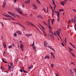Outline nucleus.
<instances>
[{
	"label": "nucleus",
	"mask_w": 76,
	"mask_h": 76,
	"mask_svg": "<svg viewBox=\"0 0 76 76\" xmlns=\"http://www.w3.org/2000/svg\"><path fill=\"white\" fill-rule=\"evenodd\" d=\"M18 12V13H20V14L21 15H22V12H21L20 11H19Z\"/></svg>",
	"instance_id": "48"
},
{
	"label": "nucleus",
	"mask_w": 76,
	"mask_h": 76,
	"mask_svg": "<svg viewBox=\"0 0 76 76\" xmlns=\"http://www.w3.org/2000/svg\"><path fill=\"white\" fill-rule=\"evenodd\" d=\"M2 15H3V16H6V17H8V16H9V15H6L4 14H2Z\"/></svg>",
	"instance_id": "36"
},
{
	"label": "nucleus",
	"mask_w": 76,
	"mask_h": 76,
	"mask_svg": "<svg viewBox=\"0 0 76 76\" xmlns=\"http://www.w3.org/2000/svg\"><path fill=\"white\" fill-rule=\"evenodd\" d=\"M52 1L53 3V4H55V2H54V0H52Z\"/></svg>",
	"instance_id": "45"
},
{
	"label": "nucleus",
	"mask_w": 76,
	"mask_h": 76,
	"mask_svg": "<svg viewBox=\"0 0 76 76\" xmlns=\"http://www.w3.org/2000/svg\"><path fill=\"white\" fill-rule=\"evenodd\" d=\"M43 23H44V24H45V25H47V23H45V22L43 21Z\"/></svg>",
	"instance_id": "50"
},
{
	"label": "nucleus",
	"mask_w": 76,
	"mask_h": 76,
	"mask_svg": "<svg viewBox=\"0 0 76 76\" xmlns=\"http://www.w3.org/2000/svg\"><path fill=\"white\" fill-rule=\"evenodd\" d=\"M37 18H41V19H43V18H42V16H41V15H38L37 16Z\"/></svg>",
	"instance_id": "17"
},
{
	"label": "nucleus",
	"mask_w": 76,
	"mask_h": 76,
	"mask_svg": "<svg viewBox=\"0 0 76 76\" xmlns=\"http://www.w3.org/2000/svg\"><path fill=\"white\" fill-rule=\"evenodd\" d=\"M51 67L53 68V66H54V64H51Z\"/></svg>",
	"instance_id": "43"
},
{
	"label": "nucleus",
	"mask_w": 76,
	"mask_h": 76,
	"mask_svg": "<svg viewBox=\"0 0 76 76\" xmlns=\"http://www.w3.org/2000/svg\"><path fill=\"white\" fill-rule=\"evenodd\" d=\"M32 6L34 8V9H35V10H37V6L35 4H32Z\"/></svg>",
	"instance_id": "9"
},
{
	"label": "nucleus",
	"mask_w": 76,
	"mask_h": 76,
	"mask_svg": "<svg viewBox=\"0 0 76 76\" xmlns=\"http://www.w3.org/2000/svg\"><path fill=\"white\" fill-rule=\"evenodd\" d=\"M16 24H18V25H20V26H22L23 28H25V27L23 26L21 24L18 23H17Z\"/></svg>",
	"instance_id": "18"
},
{
	"label": "nucleus",
	"mask_w": 76,
	"mask_h": 76,
	"mask_svg": "<svg viewBox=\"0 0 76 76\" xmlns=\"http://www.w3.org/2000/svg\"><path fill=\"white\" fill-rule=\"evenodd\" d=\"M47 13H48V7L47 8Z\"/></svg>",
	"instance_id": "51"
},
{
	"label": "nucleus",
	"mask_w": 76,
	"mask_h": 76,
	"mask_svg": "<svg viewBox=\"0 0 76 76\" xmlns=\"http://www.w3.org/2000/svg\"><path fill=\"white\" fill-rule=\"evenodd\" d=\"M26 23H28V25H29V24H31V26H33L34 27V25L32 24V23H30V22L28 21H27L26 22Z\"/></svg>",
	"instance_id": "5"
},
{
	"label": "nucleus",
	"mask_w": 76,
	"mask_h": 76,
	"mask_svg": "<svg viewBox=\"0 0 76 76\" xmlns=\"http://www.w3.org/2000/svg\"><path fill=\"white\" fill-rule=\"evenodd\" d=\"M47 56V58H48V59H50V56Z\"/></svg>",
	"instance_id": "55"
},
{
	"label": "nucleus",
	"mask_w": 76,
	"mask_h": 76,
	"mask_svg": "<svg viewBox=\"0 0 76 76\" xmlns=\"http://www.w3.org/2000/svg\"><path fill=\"white\" fill-rule=\"evenodd\" d=\"M75 23V25L74 26L75 27V28H76V22H74Z\"/></svg>",
	"instance_id": "59"
},
{
	"label": "nucleus",
	"mask_w": 76,
	"mask_h": 76,
	"mask_svg": "<svg viewBox=\"0 0 76 76\" xmlns=\"http://www.w3.org/2000/svg\"><path fill=\"white\" fill-rule=\"evenodd\" d=\"M55 13L57 14V22H58L60 20V12L58 11H55Z\"/></svg>",
	"instance_id": "2"
},
{
	"label": "nucleus",
	"mask_w": 76,
	"mask_h": 76,
	"mask_svg": "<svg viewBox=\"0 0 76 76\" xmlns=\"http://www.w3.org/2000/svg\"><path fill=\"white\" fill-rule=\"evenodd\" d=\"M12 47V45H10V46H9L8 47L9 48H11Z\"/></svg>",
	"instance_id": "41"
},
{
	"label": "nucleus",
	"mask_w": 76,
	"mask_h": 76,
	"mask_svg": "<svg viewBox=\"0 0 76 76\" xmlns=\"http://www.w3.org/2000/svg\"><path fill=\"white\" fill-rule=\"evenodd\" d=\"M11 69V67L10 66V65H8V69L9 70H10V69Z\"/></svg>",
	"instance_id": "39"
},
{
	"label": "nucleus",
	"mask_w": 76,
	"mask_h": 76,
	"mask_svg": "<svg viewBox=\"0 0 76 76\" xmlns=\"http://www.w3.org/2000/svg\"><path fill=\"white\" fill-rule=\"evenodd\" d=\"M3 45H4V48H6V43H5V42H3Z\"/></svg>",
	"instance_id": "19"
},
{
	"label": "nucleus",
	"mask_w": 76,
	"mask_h": 76,
	"mask_svg": "<svg viewBox=\"0 0 76 76\" xmlns=\"http://www.w3.org/2000/svg\"><path fill=\"white\" fill-rule=\"evenodd\" d=\"M61 44L62 46H63V47H64V44H63V43H61Z\"/></svg>",
	"instance_id": "61"
},
{
	"label": "nucleus",
	"mask_w": 76,
	"mask_h": 76,
	"mask_svg": "<svg viewBox=\"0 0 76 76\" xmlns=\"http://www.w3.org/2000/svg\"><path fill=\"white\" fill-rule=\"evenodd\" d=\"M54 5V8H56V4H55Z\"/></svg>",
	"instance_id": "62"
},
{
	"label": "nucleus",
	"mask_w": 76,
	"mask_h": 76,
	"mask_svg": "<svg viewBox=\"0 0 76 76\" xmlns=\"http://www.w3.org/2000/svg\"><path fill=\"white\" fill-rule=\"evenodd\" d=\"M44 46L45 47H47V42L46 41H45L44 42Z\"/></svg>",
	"instance_id": "12"
},
{
	"label": "nucleus",
	"mask_w": 76,
	"mask_h": 76,
	"mask_svg": "<svg viewBox=\"0 0 76 76\" xmlns=\"http://www.w3.org/2000/svg\"><path fill=\"white\" fill-rule=\"evenodd\" d=\"M67 0H65L64 1V4H66V2H67Z\"/></svg>",
	"instance_id": "40"
},
{
	"label": "nucleus",
	"mask_w": 76,
	"mask_h": 76,
	"mask_svg": "<svg viewBox=\"0 0 76 76\" xmlns=\"http://www.w3.org/2000/svg\"><path fill=\"white\" fill-rule=\"evenodd\" d=\"M43 11H45V10H46V8H43Z\"/></svg>",
	"instance_id": "47"
},
{
	"label": "nucleus",
	"mask_w": 76,
	"mask_h": 76,
	"mask_svg": "<svg viewBox=\"0 0 76 76\" xmlns=\"http://www.w3.org/2000/svg\"><path fill=\"white\" fill-rule=\"evenodd\" d=\"M55 19H53L51 21V23H52V25H53V22H54V21Z\"/></svg>",
	"instance_id": "28"
},
{
	"label": "nucleus",
	"mask_w": 76,
	"mask_h": 76,
	"mask_svg": "<svg viewBox=\"0 0 76 76\" xmlns=\"http://www.w3.org/2000/svg\"><path fill=\"white\" fill-rule=\"evenodd\" d=\"M63 11H64V10H63V9H60L59 10V12H63Z\"/></svg>",
	"instance_id": "30"
},
{
	"label": "nucleus",
	"mask_w": 76,
	"mask_h": 76,
	"mask_svg": "<svg viewBox=\"0 0 76 76\" xmlns=\"http://www.w3.org/2000/svg\"><path fill=\"white\" fill-rule=\"evenodd\" d=\"M14 36L15 37H17V34L16 33H15L14 34Z\"/></svg>",
	"instance_id": "33"
},
{
	"label": "nucleus",
	"mask_w": 76,
	"mask_h": 76,
	"mask_svg": "<svg viewBox=\"0 0 76 76\" xmlns=\"http://www.w3.org/2000/svg\"><path fill=\"white\" fill-rule=\"evenodd\" d=\"M50 21L49 20H48V24L47 25L48 26H50Z\"/></svg>",
	"instance_id": "29"
},
{
	"label": "nucleus",
	"mask_w": 76,
	"mask_h": 76,
	"mask_svg": "<svg viewBox=\"0 0 76 76\" xmlns=\"http://www.w3.org/2000/svg\"><path fill=\"white\" fill-rule=\"evenodd\" d=\"M53 35L54 34H52V35H51V34H48V36H49V37H50L53 40H54V36H53Z\"/></svg>",
	"instance_id": "6"
},
{
	"label": "nucleus",
	"mask_w": 76,
	"mask_h": 76,
	"mask_svg": "<svg viewBox=\"0 0 76 76\" xmlns=\"http://www.w3.org/2000/svg\"><path fill=\"white\" fill-rule=\"evenodd\" d=\"M61 5H62V6H64V1H63L62 2L61 1Z\"/></svg>",
	"instance_id": "23"
},
{
	"label": "nucleus",
	"mask_w": 76,
	"mask_h": 76,
	"mask_svg": "<svg viewBox=\"0 0 76 76\" xmlns=\"http://www.w3.org/2000/svg\"><path fill=\"white\" fill-rule=\"evenodd\" d=\"M36 1L37 2V3H38L39 4H41V3H40V2L39 0H36Z\"/></svg>",
	"instance_id": "31"
},
{
	"label": "nucleus",
	"mask_w": 76,
	"mask_h": 76,
	"mask_svg": "<svg viewBox=\"0 0 76 76\" xmlns=\"http://www.w3.org/2000/svg\"><path fill=\"white\" fill-rule=\"evenodd\" d=\"M72 10L74 12H76V10H75L74 9H72Z\"/></svg>",
	"instance_id": "54"
},
{
	"label": "nucleus",
	"mask_w": 76,
	"mask_h": 76,
	"mask_svg": "<svg viewBox=\"0 0 76 76\" xmlns=\"http://www.w3.org/2000/svg\"><path fill=\"white\" fill-rule=\"evenodd\" d=\"M3 54L4 56V55H5V51H4V52L3 53Z\"/></svg>",
	"instance_id": "53"
},
{
	"label": "nucleus",
	"mask_w": 76,
	"mask_h": 76,
	"mask_svg": "<svg viewBox=\"0 0 76 76\" xmlns=\"http://www.w3.org/2000/svg\"><path fill=\"white\" fill-rule=\"evenodd\" d=\"M38 24L40 26H41V27L42 28V29L43 30H44V31H45V29L44 28V27H43L42 26V25H41L40 23H38Z\"/></svg>",
	"instance_id": "14"
},
{
	"label": "nucleus",
	"mask_w": 76,
	"mask_h": 76,
	"mask_svg": "<svg viewBox=\"0 0 76 76\" xmlns=\"http://www.w3.org/2000/svg\"><path fill=\"white\" fill-rule=\"evenodd\" d=\"M22 7H23V8H24V4H23L22 5Z\"/></svg>",
	"instance_id": "64"
},
{
	"label": "nucleus",
	"mask_w": 76,
	"mask_h": 76,
	"mask_svg": "<svg viewBox=\"0 0 76 76\" xmlns=\"http://www.w3.org/2000/svg\"><path fill=\"white\" fill-rule=\"evenodd\" d=\"M70 53L71 54V55H72V56H74V57H76L75 56V55H74V54H73V53H72V52L71 53Z\"/></svg>",
	"instance_id": "35"
},
{
	"label": "nucleus",
	"mask_w": 76,
	"mask_h": 76,
	"mask_svg": "<svg viewBox=\"0 0 76 76\" xmlns=\"http://www.w3.org/2000/svg\"><path fill=\"white\" fill-rule=\"evenodd\" d=\"M25 35L26 36H27V37H30V36H32V34H25Z\"/></svg>",
	"instance_id": "11"
},
{
	"label": "nucleus",
	"mask_w": 76,
	"mask_h": 76,
	"mask_svg": "<svg viewBox=\"0 0 76 76\" xmlns=\"http://www.w3.org/2000/svg\"><path fill=\"white\" fill-rule=\"evenodd\" d=\"M64 42H65V44H66V43H67V39L66 38V37H65V38Z\"/></svg>",
	"instance_id": "26"
},
{
	"label": "nucleus",
	"mask_w": 76,
	"mask_h": 76,
	"mask_svg": "<svg viewBox=\"0 0 76 76\" xmlns=\"http://www.w3.org/2000/svg\"><path fill=\"white\" fill-rule=\"evenodd\" d=\"M0 23L1 24L2 26H4V25H3V22H0Z\"/></svg>",
	"instance_id": "44"
},
{
	"label": "nucleus",
	"mask_w": 76,
	"mask_h": 76,
	"mask_svg": "<svg viewBox=\"0 0 76 76\" xmlns=\"http://www.w3.org/2000/svg\"><path fill=\"white\" fill-rule=\"evenodd\" d=\"M48 28L49 29V33L50 34H52V35H54V34H53V33L51 31V30L53 28H52V27H51V26H49L48 27Z\"/></svg>",
	"instance_id": "3"
},
{
	"label": "nucleus",
	"mask_w": 76,
	"mask_h": 76,
	"mask_svg": "<svg viewBox=\"0 0 76 76\" xmlns=\"http://www.w3.org/2000/svg\"><path fill=\"white\" fill-rule=\"evenodd\" d=\"M34 44H35V43H34V42L33 43V44L32 45H32V46L33 47V48L34 50V52H37L36 51V47L35 46H34Z\"/></svg>",
	"instance_id": "4"
},
{
	"label": "nucleus",
	"mask_w": 76,
	"mask_h": 76,
	"mask_svg": "<svg viewBox=\"0 0 76 76\" xmlns=\"http://www.w3.org/2000/svg\"><path fill=\"white\" fill-rule=\"evenodd\" d=\"M29 2H30V0H28L27 1H26L25 2V3H26V4H28Z\"/></svg>",
	"instance_id": "25"
},
{
	"label": "nucleus",
	"mask_w": 76,
	"mask_h": 76,
	"mask_svg": "<svg viewBox=\"0 0 76 76\" xmlns=\"http://www.w3.org/2000/svg\"><path fill=\"white\" fill-rule=\"evenodd\" d=\"M5 0H4L3 2V6H2L3 8H4L6 5V2H5Z\"/></svg>",
	"instance_id": "8"
},
{
	"label": "nucleus",
	"mask_w": 76,
	"mask_h": 76,
	"mask_svg": "<svg viewBox=\"0 0 76 76\" xmlns=\"http://www.w3.org/2000/svg\"><path fill=\"white\" fill-rule=\"evenodd\" d=\"M15 15L18 18H20V16H19V15H16L15 14Z\"/></svg>",
	"instance_id": "46"
},
{
	"label": "nucleus",
	"mask_w": 76,
	"mask_h": 76,
	"mask_svg": "<svg viewBox=\"0 0 76 76\" xmlns=\"http://www.w3.org/2000/svg\"><path fill=\"white\" fill-rule=\"evenodd\" d=\"M32 67H33V65H32L28 67V69H32Z\"/></svg>",
	"instance_id": "22"
},
{
	"label": "nucleus",
	"mask_w": 76,
	"mask_h": 76,
	"mask_svg": "<svg viewBox=\"0 0 76 76\" xmlns=\"http://www.w3.org/2000/svg\"><path fill=\"white\" fill-rule=\"evenodd\" d=\"M44 30H42V31L43 32V33L44 35H45V37H47V34L45 32H44Z\"/></svg>",
	"instance_id": "15"
},
{
	"label": "nucleus",
	"mask_w": 76,
	"mask_h": 76,
	"mask_svg": "<svg viewBox=\"0 0 76 76\" xmlns=\"http://www.w3.org/2000/svg\"><path fill=\"white\" fill-rule=\"evenodd\" d=\"M61 28H60L58 29L57 31H55V32H54V34L56 36V33H57L59 38H60V32H61Z\"/></svg>",
	"instance_id": "1"
},
{
	"label": "nucleus",
	"mask_w": 76,
	"mask_h": 76,
	"mask_svg": "<svg viewBox=\"0 0 76 76\" xmlns=\"http://www.w3.org/2000/svg\"><path fill=\"white\" fill-rule=\"evenodd\" d=\"M11 15L12 16H14V15H16V14H15V13H12V14Z\"/></svg>",
	"instance_id": "37"
},
{
	"label": "nucleus",
	"mask_w": 76,
	"mask_h": 76,
	"mask_svg": "<svg viewBox=\"0 0 76 76\" xmlns=\"http://www.w3.org/2000/svg\"><path fill=\"white\" fill-rule=\"evenodd\" d=\"M14 3H16V1H17V0H14Z\"/></svg>",
	"instance_id": "60"
},
{
	"label": "nucleus",
	"mask_w": 76,
	"mask_h": 76,
	"mask_svg": "<svg viewBox=\"0 0 76 76\" xmlns=\"http://www.w3.org/2000/svg\"><path fill=\"white\" fill-rule=\"evenodd\" d=\"M10 66H11V67H12V66H13V63L11 62L10 64Z\"/></svg>",
	"instance_id": "49"
},
{
	"label": "nucleus",
	"mask_w": 76,
	"mask_h": 76,
	"mask_svg": "<svg viewBox=\"0 0 76 76\" xmlns=\"http://www.w3.org/2000/svg\"><path fill=\"white\" fill-rule=\"evenodd\" d=\"M51 50H53V51H54V52H55V50H54V48H52Z\"/></svg>",
	"instance_id": "58"
},
{
	"label": "nucleus",
	"mask_w": 76,
	"mask_h": 76,
	"mask_svg": "<svg viewBox=\"0 0 76 76\" xmlns=\"http://www.w3.org/2000/svg\"><path fill=\"white\" fill-rule=\"evenodd\" d=\"M23 72H24V73H28V72L25 70H24L23 71Z\"/></svg>",
	"instance_id": "32"
},
{
	"label": "nucleus",
	"mask_w": 76,
	"mask_h": 76,
	"mask_svg": "<svg viewBox=\"0 0 76 76\" xmlns=\"http://www.w3.org/2000/svg\"><path fill=\"white\" fill-rule=\"evenodd\" d=\"M33 27H35V28H36V29H37V30H38V31L39 32H40V33H41V32L38 29V28H37V27L35 26V25H34V26H33Z\"/></svg>",
	"instance_id": "24"
},
{
	"label": "nucleus",
	"mask_w": 76,
	"mask_h": 76,
	"mask_svg": "<svg viewBox=\"0 0 76 76\" xmlns=\"http://www.w3.org/2000/svg\"><path fill=\"white\" fill-rule=\"evenodd\" d=\"M4 63H7V61H3Z\"/></svg>",
	"instance_id": "57"
},
{
	"label": "nucleus",
	"mask_w": 76,
	"mask_h": 76,
	"mask_svg": "<svg viewBox=\"0 0 76 76\" xmlns=\"http://www.w3.org/2000/svg\"><path fill=\"white\" fill-rule=\"evenodd\" d=\"M69 71H70V73H71V75H72V76H73V72H72V70H69Z\"/></svg>",
	"instance_id": "20"
},
{
	"label": "nucleus",
	"mask_w": 76,
	"mask_h": 76,
	"mask_svg": "<svg viewBox=\"0 0 76 76\" xmlns=\"http://www.w3.org/2000/svg\"><path fill=\"white\" fill-rule=\"evenodd\" d=\"M3 19H4V20H9V18H3Z\"/></svg>",
	"instance_id": "38"
},
{
	"label": "nucleus",
	"mask_w": 76,
	"mask_h": 76,
	"mask_svg": "<svg viewBox=\"0 0 76 76\" xmlns=\"http://www.w3.org/2000/svg\"><path fill=\"white\" fill-rule=\"evenodd\" d=\"M68 48L69 49V51L70 53H72L71 51H73V50H72V48H70L69 47H68Z\"/></svg>",
	"instance_id": "21"
},
{
	"label": "nucleus",
	"mask_w": 76,
	"mask_h": 76,
	"mask_svg": "<svg viewBox=\"0 0 76 76\" xmlns=\"http://www.w3.org/2000/svg\"><path fill=\"white\" fill-rule=\"evenodd\" d=\"M20 48H21V50H23V45L22 44L20 46Z\"/></svg>",
	"instance_id": "16"
},
{
	"label": "nucleus",
	"mask_w": 76,
	"mask_h": 76,
	"mask_svg": "<svg viewBox=\"0 0 76 76\" xmlns=\"http://www.w3.org/2000/svg\"><path fill=\"white\" fill-rule=\"evenodd\" d=\"M55 75L56 76H59V75L57 74H56Z\"/></svg>",
	"instance_id": "63"
},
{
	"label": "nucleus",
	"mask_w": 76,
	"mask_h": 76,
	"mask_svg": "<svg viewBox=\"0 0 76 76\" xmlns=\"http://www.w3.org/2000/svg\"><path fill=\"white\" fill-rule=\"evenodd\" d=\"M1 69H2V70H4V68L2 66H1Z\"/></svg>",
	"instance_id": "56"
},
{
	"label": "nucleus",
	"mask_w": 76,
	"mask_h": 76,
	"mask_svg": "<svg viewBox=\"0 0 76 76\" xmlns=\"http://www.w3.org/2000/svg\"><path fill=\"white\" fill-rule=\"evenodd\" d=\"M54 12H52V18H54Z\"/></svg>",
	"instance_id": "34"
},
{
	"label": "nucleus",
	"mask_w": 76,
	"mask_h": 76,
	"mask_svg": "<svg viewBox=\"0 0 76 76\" xmlns=\"http://www.w3.org/2000/svg\"><path fill=\"white\" fill-rule=\"evenodd\" d=\"M21 70H24V68L23 67V66H22L21 67Z\"/></svg>",
	"instance_id": "52"
},
{
	"label": "nucleus",
	"mask_w": 76,
	"mask_h": 76,
	"mask_svg": "<svg viewBox=\"0 0 76 76\" xmlns=\"http://www.w3.org/2000/svg\"><path fill=\"white\" fill-rule=\"evenodd\" d=\"M7 16L8 17V18H12L11 20H15V19L10 15H8Z\"/></svg>",
	"instance_id": "10"
},
{
	"label": "nucleus",
	"mask_w": 76,
	"mask_h": 76,
	"mask_svg": "<svg viewBox=\"0 0 76 76\" xmlns=\"http://www.w3.org/2000/svg\"><path fill=\"white\" fill-rule=\"evenodd\" d=\"M16 10H17V11L18 12H20L21 11V10L20 9V8H16Z\"/></svg>",
	"instance_id": "13"
},
{
	"label": "nucleus",
	"mask_w": 76,
	"mask_h": 76,
	"mask_svg": "<svg viewBox=\"0 0 76 76\" xmlns=\"http://www.w3.org/2000/svg\"><path fill=\"white\" fill-rule=\"evenodd\" d=\"M48 48H49L50 49H51H51H52V48H52V47L50 46H48Z\"/></svg>",
	"instance_id": "42"
},
{
	"label": "nucleus",
	"mask_w": 76,
	"mask_h": 76,
	"mask_svg": "<svg viewBox=\"0 0 76 76\" xmlns=\"http://www.w3.org/2000/svg\"><path fill=\"white\" fill-rule=\"evenodd\" d=\"M16 33L18 34V35H21L22 34V33L21 32V31H20L19 30H18L16 31Z\"/></svg>",
	"instance_id": "7"
},
{
	"label": "nucleus",
	"mask_w": 76,
	"mask_h": 76,
	"mask_svg": "<svg viewBox=\"0 0 76 76\" xmlns=\"http://www.w3.org/2000/svg\"><path fill=\"white\" fill-rule=\"evenodd\" d=\"M50 56H54V54L53 53V52H51L50 53Z\"/></svg>",
	"instance_id": "27"
}]
</instances>
